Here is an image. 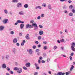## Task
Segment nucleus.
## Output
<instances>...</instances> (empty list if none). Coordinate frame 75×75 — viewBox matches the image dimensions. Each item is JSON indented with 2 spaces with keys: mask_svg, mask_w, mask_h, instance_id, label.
I'll list each match as a JSON object with an SVG mask.
<instances>
[{
  "mask_svg": "<svg viewBox=\"0 0 75 75\" xmlns=\"http://www.w3.org/2000/svg\"><path fill=\"white\" fill-rule=\"evenodd\" d=\"M26 28H33V25H29L28 24H27L25 26Z\"/></svg>",
  "mask_w": 75,
  "mask_h": 75,
  "instance_id": "1",
  "label": "nucleus"
},
{
  "mask_svg": "<svg viewBox=\"0 0 75 75\" xmlns=\"http://www.w3.org/2000/svg\"><path fill=\"white\" fill-rule=\"evenodd\" d=\"M22 69L21 68H19L17 70V72L18 74H20L22 72Z\"/></svg>",
  "mask_w": 75,
  "mask_h": 75,
  "instance_id": "2",
  "label": "nucleus"
},
{
  "mask_svg": "<svg viewBox=\"0 0 75 75\" xmlns=\"http://www.w3.org/2000/svg\"><path fill=\"white\" fill-rule=\"evenodd\" d=\"M17 7H22V4L21 3H19L17 4Z\"/></svg>",
  "mask_w": 75,
  "mask_h": 75,
  "instance_id": "3",
  "label": "nucleus"
},
{
  "mask_svg": "<svg viewBox=\"0 0 75 75\" xmlns=\"http://www.w3.org/2000/svg\"><path fill=\"white\" fill-rule=\"evenodd\" d=\"M7 21H8V19H5L3 21V23L4 24H7Z\"/></svg>",
  "mask_w": 75,
  "mask_h": 75,
  "instance_id": "4",
  "label": "nucleus"
},
{
  "mask_svg": "<svg viewBox=\"0 0 75 75\" xmlns=\"http://www.w3.org/2000/svg\"><path fill=\"white\" fill-rule=\"evenodd\" d=\"M31 64L29 62L25 64V66L26 67H27L28 68H29L30 67V65Z\"/></svg>",
  "mask_w": 75,
  "mask_h": 75,
  "instance_id": "5",
  "label": "nucleus"
},
{
  "mask_svg": "<svg viewBox=\"0 0 75 75\" xmlns=\"http://www.w3.org/2000/svg\"><path fill=\"white\" fill-rule=\"evenodd\" d=\"M27 51L28 52H29L30 54V55H31V54H32V53H33V51H32V49H30L29 50H27Z\"/></svg>",
  "mask_w": 75,
  "mask_h": 75,
  "instance_id": "6",
  "label": "nucleus"
},
{
  "mask_svg": "<svg viewBox=\"0 0 75 75\" xmlns=\"http://www.w3.org/2000/svg\"><path fill=\"white\" fill-rule=\"evenodd\" d=\"M17 41H18V40L16 38H14L13 40V43H17Z\"/></svg>",
  "mask_w": 75,
  "mask_h": 75,
  "instance_id": "7",
  "label": "nucleus"
},
{
  "mask_svg": "<svg viewBox=\"0 0 75 75\" xmlns=\"http://www.w3.org/2000/svg\"><path fill=\"white\" fill-rule=\"evenodd\" d=\"M4 26L1 25L0 26V31H3L4 29Z\"/></svg>",
  "mask_w": 75,
  "mask_h": 75,
  "instance_id": "8",
  "label": "nucleus"
},
{
  "mask_svg": "<svg viewBox=\"0 0 75 75\" xmlns=\"http://www.w3.org/2000/svg\"><path fill=\"white\" fill-rule=\"evenodd\" d=\"M39 34L40 35H42L43 34H44V32L42 30H40L39 31Z\"/></svg>",
  "mask_w": 75,
  "mask_h": 75,
  "instance_id": "9",
  "label": "nucleus"
},
{
  "mask_svg": "<svg viewBox=\"0 0 75 75\" xmlns=\"http://www.w3.org/2000/svg\"><path fill=\"white\" fill-rule=\"evenodd\" d=\"M2 68H7V66H6V64H4L2 65Z\"/></svg>",
  "mask_w": 75,
  "mask_h": 75,
  "instance_id": "10",
  "label": "nucleus"
},
{
  "mask_svg": "<svg viewBox=\"0 0 75 75\" xmlns=\"http://www.w3.org/2000/svg\"><path fill=\"white\" fill-rule=\"evenodd\" d=\"M19 15H20V16H23V15H24V12L23 11H20L19 12Z\"/></svg>",
  "mask_w": 75,
  "mask_h": 75,
  "instance_id": "11",
  "label": "nucleus"
},
{
  "mask_svg": "<svg viewBox=\"0 0 75 75\" xmlns=\"http://www.w3.org/2000/svg\"><path fill=\"white\" fill-rule=\"evenodd\" d=\"M71 48L72 51H75V47H74L73 46V45H72L71 46Z\"/></svg>",
  "mask_w": 75,
  "mask_h": 75,
  "instance_id": "12",
  "label": "nucleus"
},
{
  "mask_svg": "<svg viewBox=\"0 0 75 75\" xmlns=\"http://www.w3.org/2000/svg\"><path fill=\"white\" fill-rule=\"evenodd\" d=\"M23 27H24V24H21L20 25V28H21V29H23Z\"/></svg>",
  "mask_w": 75,
  "mask_h": 75,
  "instance_id": "13",
  "label": "nucleus"
},
{
  "mask_svg": "<svg viewBox=\"0 0 75 75\" xmlns=\"http://www.w3.org/2000/svg\"><path fill=\"white\" fill-rule=\"evenodd\" d=\"M32 25L33 26H33H34V27H37V23H33L32 24Z\"/></svg>",
  "mask_w": 75,
  "mask_h": 75,
  "instance_id": "14",
  "label": "nucleus"
},
{
  "mask_svg": "<svg viewBox=\"0 0 75 75\" xmlns=\"http://www.w3.org/2000/svg\"><path fill=\"white\" fill-rule=\"evenodd\" d=\"M35 9H37V8H39V9H41L42 7L40 6H37L35 7Z\"/></svg>",
  "mask_w": 75,
  "mask_h": 75,
  "instance_id": "15",
  "label": "nucleus"
},
{
  "mask_svg": "<svg viewBox=\"0 0 75 75\" xmlns=\"http://www.w3.org/2000/svg\"><path fill=\"white\" fill-rule=\"evenodd\" d=\"M54 75H62V72H59L57 74H55Z\"/></svg>",
  "mask_w": 75,
  "mask_h": 75,
  "instance_id": "16",
  "label": "nucleus"
},
{
  "mask_svg": "<svg viewBox=\"0 0 75 75\" xmlns=\"http://www.w3.org/2000/svg\"><path fill=\"white\" fill-rule=\"evenodd\" d=\"M74 68V66L73 65H72L70 69V71H72V70Z\"/></svg>",
  "mask_w": 75,
  "mask_h": 75,
  "instance_id": "17",
  "label": "nucleus"
},
{
  "mask_svg": "<svg viewBox=\"0 0 75 75\" xmlns=\"http://www.w3.org/2000/svg\"><path fill=\"white\" fill-rule=\"evenodd\" d=\"M24 7L25 8H28V4H25L24 5Z\"/></svg>",
  "mask_w": 75,
  "mask_h": 75,
  "instance_id": "18",
  "label": "nucleus"
},
{
  "mask_svg": "<svg viewBox=\"0 0 75 75\" xmlns=\"http://www.w3.org/2000/svg\"><path fill=\"white\" fill-rule=\"evenodd\" d=\"M10 56L8 55H6L5 56V58L6 59H8V58H9V57Z\"/></svg>",
  "mask_w": 75,
  "mask_h": 75,
  "instance_id": "19",
  "label": "nucleus"
},
{
  "mask_svg": "<svg viewBox=\"0 0 75 75\" xmlns=\"http://www.w3.org/2000/svg\"><path fill=\"white\" fill-rule=\"evenodd\" d=\"M71 72L70 71L67 72H66V75H69V74H71Z\"/></svg>",
  "mask_w": 75,
  "mask_h": 75,
  "instance_id": "20",
  "label": "nucleus"
},
{
  "mask_svg": "<svg viewBox=\"0 0 75 75\" xmlns=\"http://www.w3.org/2000/svg\"><path fill=\"white\" fill-rule=\"evenodd\" d=\"M12 51L13 53H16V48H13V49Z\"/></svg>",
  "mask_w": 75,
  "mask_h": 75,
  "instance_id": "21",
  "label": "nucleus"
},
{
  "mask_svg": "<svg viewBox=\"0 0 75 75\" xmlns=\"http://www.w3.org/2000/svg\"><path fill=\"white\" fill-rule=\"evenodd\" d=\"M38 27L37 26H35L34 28V30H38Z\"/></svg>",
  "mask_w": 75,
  "mask_h": 75,
  "instance_id": "22",
  "label": "nucleus"
},
{
  "mask_svg": "<svg viewBox=\"0 0 75 75\" xmlns=\"http://www.w3.org/2000/svg\"><path fill=\"white\" fill-rule=\"evenodd\" d=\"M12 2L13 3H17L18 2V0H13Z\"/></svg>",
  "mask_w": 75,
  "mask_h": 75,
  "instance_id": "23",
  "label": "nucleus"
},
{
  "mask_svg": "<svg viewBox=\"0 0 75 75\" xmlns=\"http://www.w3.org/2000/svg\"><path fill=\"white\" fill-rule=\"evenodd\" d=\"M48 7L49 10H51V6L50 5H48Z\"/></svg>",
  "mask_w": 75,
  "mask_h": 75,
  "instance_id": "24",
  "label": "nucleus"
},
{
  "mask_svg": "<svg viewBox=\"0 0 75 75\" xmlns=\"http://www.w3.org/2000/svg\"><path fill=\"white\" fill-rule=\"evenodd\" d=\"M19 68H18V67H15L13 69L15 71H18V69Z\"/></svg>",
  "mask_w": 75,
  "mask_h": 75,
  "instance_id": "25",
  "label": "nucleus"
},
{
  "mask_svg": "<svg viewBox=\"0 0 75 75\" xmlns=\"http://www.w3.org/2000/svg\"><path fill=\"white\" fill-rule=\"evenodd\" d=\"M4 13L5 14H7L8 13V11H7V9H5L4 10Z\"/></svg>",
  "mask_w": 75,
  "mask_h": 75,
  "instance_id": "26",
  "label": "nucleus"
},
{
  "mask_svg": "<svg viewBox=\"0 0 75 75\" xmlns=\"http://www.w3.org/2000/svg\"><path fill=\"white\" fill-rule=\"evenodd\" d=\"M63 8L64 9V10H65V9L67 8V5H64L63 7Z\"/></svg>",
  "mask_w": 75,
  "mask_h": 75,
  "instance_id": "27",
  "label": "nucleus"
},
{
  "mask_svg": "<svg viewBox=\"0 0 75 75\" xmlns=\"http://www.w3.org/2000/svg\"><path fill=\"white\" fill-rule=\"evenodd\" d=\"M47 6V5L46 4L43 3L42 4V6H43V7H46V6Z\"/></svg>",
  "mask_w": 75,
  "mask_h": 75,
  "instance_id": "28",
  "label": "nucleus"
},
{
  "mask_svg": "<svg viewBox=\"0 0 75 75\" xmlns=\"http://www.w3.org/2000/svg\"><path fill=\"white\" fill-rule=\"evenodd\" d=\"M43 49L45 50H47V46H45L43 48Z\"/></svg>",
  "mask_w": 75,
  "mask_h": 75,
  "instance_id": "29",
  "label": "nucleus"
},
{
  "mask_svg": "<svg viewBox=\"0 0 75 75\" xmlns=\"http://www.w3.org/2000/svg\"><path fill=\"white\" fill-rule=\"evenodd\" d=\"M73 16V13H69V16Z\"/></svg>",
  "mask_w": 75,
  "mask_h": 75,
  "instance_id": "30",
  "label": "nucleus"
},
{
  "mask_svg": "<svg viewBox=\"0 0 75 75\" xmlns=\"http://www.w3.org/2000/svg\"><path fill=\"white\" fill-rule=\"evenodd\" d=\"M38 39L39 40H40L41 39V36H39L38 37Z\"/></svg>",
  "mask_w": 75,
  "mask_h": 75,
  "instance_id": "31",
  "label": "nucleus"
},
{
  "mask_svg": "<svg viewBox=\"0 0 75 75\" xmlns=\"http://www.w3.org/2000/svg\"><path fill=\"white\" fill-rule=\"evenodd\" d=\"M39 27L40 28H43V26L41 25H39Z\"/></svg>",
  "mask_w": 75,
  "mask_h": 75,
  "instance_id": "32",
  "label": "nucleus"
},
{
  "mask_svg": "<svg viewBox=\"0 0 75 75\" xmlns=\"http://www.w3.org/2000/svg\"><path fill=\"white\" fill-rule=\"evenodd\" d=\"M17 22L18 23H21V21L20 20H18L17 21Z\"/></svg>",
  "mask_w": 75,
  "mask_h": 75,
  "instance_id": "33",
  "label": "nucleus"
},
{
  "mask_svg": "<svg viewBox=\"0 0 75 75\" xmlns=\"http://www.w3.org/2000/svg\"><path fill=\"white\" fill-rule=\"evenodd\" d=\"M60 1H61L62 2H64V1H67V0H60Z\"/></svg>",
  "mask_w": 75,
  "mask_h": 75,
  "instance_id": "34",
  "label": "nucleus"
},
{
  "mask_svg": "<svg viewBox=\"0 0 75 75\" xmlns=\"http://www.w3.org/2000/svg\"><path fill=\"white\" fill-rule=\"evenodd\" d=\"M38 74V73L37 72H36L34 73V75H37Z\"/></svg>",
  "mask_w": 75,
  "mask_h": 75,
  "instance_id": "35",
  "label": "nucleus"
},
{
  "mask_svg": "<svg viewBox=\"0 0 75 75\" xmlns=\"http://www.w3.org/2000/svg\"><path fill=\"white\" fill-rule=\"evenodd\" d=\"M71 11L72 12V13H75V9H72L71 10Z\"/></svg>",
  "mask_w": 75,
  "mask_h": 75,
  "instance_id": "36",
  "label": "nucleus"
},
{
  "mask_svg": "<svg viewBox=\"0 0 75 75\" xmlns=\"http://www.w3.org/2000/svg\"><path fill=\"white\" fill-rule=\"evenodd\" d=\"M64 13L65 14H68L69 12L67 10L64 11Z\"/></svg>",
  "mask_w": 75,
  "mask_h": 75,
  "instance_id": "37",
  "label": "nucleus"
},
{
  "mask_svg": "<svg viewBox=\"0 0 75 75\" xmlns=\"http://www.w3.org/2000/svg\"><path fill=\"white\" fill-rule=\"evenodd\" d=\"M60 42H64V39H61Z\"/></svg>",
  "mask_w": 75,
  "mask_h": 75,
  "instance_id": "38",
  "label": "nucleus"
},
{
  "mask_svg": "<svg viewBox=\"0 0 75 75\" xmlns=\"http://www.w3.org/2000/svg\"><path fill=\"white\" fill-rule=\"evenodd\" d=\"M23 68L24 69H25V70H27V68L25 67H23Z\"/></svg>",
  "mask_w": 75,
  "mask_h": 75,
  "instance_id": "39",
  "label": "nucleus"
},
{
  "mask_svg": "<svg viewBox=\"0 0 75 75\" xmlns=\"http://www.w3.org/2000/svg\"><path fill=\"white\" fill-rule=\"evenodd\" d=\"M33 49H35V48H36V46L35 45L33 46Z\"/></svg>",
  "mask_w": 75,
  "mask_h": 75,
  "instance_id": "40",
  "label": "nucleus"
},
{
  "mask_svg": "<svg viewBox=\"0 0 75 75\" xmlns=\"http://www.w3.org/2000/svg\"><path fill=\"white\" fill-rule=\"evenodd\" d=\"M44 14L42 13L41 14V17H44Z\"/></svg>",
  "mask_w": 75,
  "mask_h": 75,
  "instance_id": "41",
  "label": "nucleus"
},
{
  "mask_svg": "<svg viewBox=\"0 0 75 75\" xmlns=\"http://www.w3.org/2000/svg\"><path fill=\"white\" fill-rule=\"evenodd\" d=\"M10 33H11V34H12V35H13L14 34V31H11V32Z\"/></svg>",
  "mask_w": 75,
  "mask_h": 75,
  "instance_id": "42",
  "label": "nucleus"
},
{
  "mask_svg": "<svg viewBox=\"0 0 75 75\" xmlns=\"http://www.w3.org/2000/svg\"><path fill=\"white\" fill-rule=\"evenodd\" d=\"M6 69L8 71H10V69L8 67H7L6 68Z\"/></svg>",
  "mask_w": 75,
  "mask_h": 75,
  "instance_id": "43",
  "label": "nucleus"
},
{
  "mask_svg": "<svg viewBox=\"0 0 75 75\" xmlns=\"http://www.w3.org/2000/svg\"><path fill=\"white\" fill-rule=\"evenodd\" d=\"M72 45H73V47L74 46H75V42H72L71 44Z\"/></svg>",
  "mask_w": 75,
  "mask_h": 75,
  "instance_id": "44",
  "label": "nucleus"
},
{
  "mask_svg": "<svg viewBox=\"0 0 75 75\" xmlns=\"http://www.w3.org/2000/svg\"><path fill=\"white\" fill-rule=\"evenodd\" d=\"M57 48V46H55L54 47V50H56Z\"/></svg>",
  "mask_w": 75,
  "mask_h": 75,
  "instance_id": "45",
  "label": "nucleus"
},
{
  "mask_svg": "<svg viewBox=\"0 0 75 75\" xmlns=\"http://www.w3.org/2000/svg\"><path fill=\"white\" fill-rule=\"evenodd\" d=\"M25 38L27 40H30V38L29 37H25Z\"/></svg>",
  "mask_w": 75,
  "mask_h": 75,
  "instance_id": "46",
  "label": "nucleus"
},
{
  "mask_svg": "<svg viewBox=\"0 0 75 75\" xmlns=\"http://www.w3.org/2000/svg\"><path fill=\"white\" fill-rule=\"evenodd\" d=\"M69 8H71V9H72V7H73V6H72V5H71L69 6Z\"/></svg>",
  "mask_w": 75,
  "mask_h": 75,
  "instance_id": "47",
  "label": "nucleus"
},
{
  "mask_svg": "<svg viewBox=\"0 0 75 75\" xmlns=\"http://www.w3.org/2000/svg\"><path fill=\"white\" fill-rule=\"evenodd\" d=\"M69 58L70 61H72V58L71 56H70Z\"/></svg>",
  "mask_w": 75,
  "mask_h": 75,
  "instance_id": "48",
  "label": "nucleus"
},
{
  "mask_svg": "<svg viewBox=\"0 0 75 75\" xmlns=\"http://www.w3.org/2000/svg\"><path fill=\"white\" fill-rule=\"evenodd\" d=\"M30 23H34V20H32L30 21Z\"/></svg>",
  "mask_w": 75,
  "mask_h": 75,
  "instance_id": "49",
  "label": "nucleus"
},
{
  "mask_svg": "<svg viewBox=\"0 0 75 75\" xmlns=\"http://www.w3.org/2000/svg\"><path fill=\"white\" fill-rule=\"evenodd\" d=\"M29 36H30V34H27L25 37H29Z\"/></svg>",
  "mask_w": 75,
  "mask_h": 75,
  "instance_id": "50",
  "label": "nucleus"
},
{
  "mask_svg": "<svg viewBox=\"0 0 75 75\" xmlns=\"http://www.w3.org/2000/svg\"><path fill=\"white\" fill-rule=\"evenodd\" d=\"M38 20H40V19H41V17L40 16H38L37 18Z\"/></svg>",
  "mask_w": 75,
  "mask_h": 75,
  "instance_id": "51",
  "label": "nucleus"
},
{
  "mask_svg": "<svg viewBox=\"0 0 75 75\" xmlns=\"http://www.w3.org/2000/svg\"><path fill=\"white\" fill-rule=\"evenodd\" d=\"M74 53L73 52H72L71 53L70 56H71H71H73V55H74Z\"/></svg>",
  "mask_w": 75,
  "mask_h": 75,
  "instance_id": "52",
  "label": "nucleus"
},
{
  "mask_svg": "<svg viewBox=\"0 0 75 75\" xmlns=\"http://www.w3.org/2000/svg\"><path fill=\"white\" fill-rule=\"evenodd\" d=\"M42 63H44L45 62V61H44V60H42Z\"/></svg>",
  "mask_w": 75,
  "mask_h": 75,
  "instance_id": "53",
  "label": "nucleus"
},
{
  "mask_svg": "<svg viewBox=\"0 0 75 75\" xmlns=\"http://www.w3.org/2000/svg\"><path fill=\"white\" fill-rule=\"evenodd\" d=\"M39 52V49H36V52Z\"/></svg>",
  "mask_w": 75,
  "mask_h": 75,
  "instance_id": "54",
  "label": "nucleus"
},
{
  "mask_svg": "<svg viewBox=\"0 0 75 75\" xmlns=\"http://www.w3.org/2000/svg\"><path fill=\"white\" fill-rule=\"evenodd\" d=\"M22 35L23 34H22V33H19V35H20V36H22Z\"/></svg>",
  "mask_w": 75,
  "mask_h": 75,
  "instance_id": "55",
  "label": "nucleus"
},
{
  "mask_svg": "<svg viewBox=\"0 0 75 75\" xmlns=\"http://www.w3.org/2000/svg\"><path fill=\"white\" fill-rule=\"evenodd\" d=\"M38 48H40V47H41V45H38Z\"/></svg>",
  "mask_w": 75,
  "mask_h": 75,
  "instance_id": "56",
  "label": "nucleus"
},
{
  "mask_svg": "<svg viewBox=\"0 0 75 75\" xmlns=\"http://www.w3.org/2000/svg\"><path fill=\"white\" fill-rule=\"evenodd\" d=\"M68 2L69 3H72V1L71 0H69L68 1Z\"/></svg>",
  "mask_w": 75,
  "mask_h": 75,
  "instance_id": "57",
  "label": "nucleus"
},
{
  "mask_svg": "<svg viewBox=\"0 0 75 75\" xmlns=\"http://www.w3.org/2000/svg\"><path fill=\"white\" fill-rule=\"evenodd\" d=\"M16 45L17 46H20V44H19L18 43H17Z\"/></svg>",
  "mask_w": 75,
  "mask_h": 75,
  "instance_id": "58",
  "label": "nucleus"
},
{
  "mask_svg": "<svg viewBox=\"0 0 75 75\" xmlns=\"http://www.w3.org/2000/svg\"><path fill=\"white\" fill-rule=\"evenodd\" d=\"M10 74H14V72L12 71H11Z\"/></svg>",
  "mask_w": 75,
  "mask_h": 75,
  "instance_id": "59",
  "label": "nucleus"
},
{
  "mask_svg": "<svg viewBox=\"0 0 75 75\" xmlns=\"http://www.w3.org/2000/svg\"><path fill=\"white\" fill-rule=\"evenodd\" d=\"M25 40H23V42L22 43H23V44H25Z\"/></svg>",
  "mask_w": 75,
  "mask_h": 75,
  "instance_id": "60",
  "label": "nucleus"
},
{
  "mask_svg": "<svg viewBox=\"0 0 75 75\" xmlns=\"http://www.w3.org/2000/svg\"><path fill=\"white\" fill-rule=\"evenodd\" d=\"M35 44H38V43H39L38 41H36L35 42Z\"/></svg>",
  "mask_w": 75,
  "mask_h": 75,
  "instance_id": "61",
  "label": "nucleus"
},
{
  "mask_svg": "<svg viewBox=\"0 0 75 75\" xmlns=\"http://www.w3.org/2000/svg\"><path fill=\"white\" fill-rule=\"evenodd\" d=\"M49 74H51V72L50 71H48Z\"/></svg>",
  "mask_w": 75,
  "mask_h": 75,
  "instance_id": "62",
  "label": "nucleus"
},
{
  "mask_svg": "<svg viewBox=\"0 0 75 75\" xmlns=\"http://www.w3.org/2000/svg\"><path fill=\"white\" fill-rule=\"evenodd\" d=\"M36 69H40V67H37Z\"/></svg>",
  "mask_w": 75,
  "mask_h": 75,
  "instance_id": "63",
  "label": "nucleus"
},
{
  "mask_svg": "<svg viewBox=\"0 0 75 75\" xmlns=\"http://www.w3.org/2000/svg\"><path fill=\"white\" fill-rule=\"evenodd\" d=\"M65 74V73H62V75H64Z\"/></svg>",
  "mask_w": 75,
  "mask_h": 75,
  "instance_id": "64",
  "label": "nucleus"
}]
</instances>
